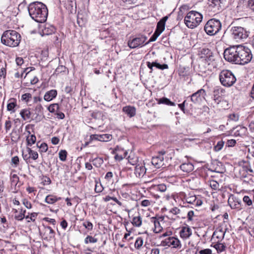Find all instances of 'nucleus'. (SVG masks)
Here are the masks:
<instances>
[{
	"label": "nucleus",
	"mask_w": 254,
	"mask_h": 254,
	"mask_svg": "<svg viewBox=\"0 0 254 254\" xmlns=\"http://www.w3.org/2000/svg\"><path fill=\"white\" fill-rule=\"evenodd\" d=\"M224 58L229 62L245 64L251 61L252 55L248 48L238 45L227 48L224 52Z\"/></svg>",
	"instance_id": "obj_1"
},
{
	"label": "nucleus",
	"mask_w": 254,
	"mask_h": 254,
	"mask_svg": "<svg viewBox=\"0 0 254 254\" xmlns=\"http://www.w3.org/2000/svg\"><path fill=\"white\" fill-rule=\"evenodd\" d=\"M28 9L30 16L37 22L43 23L46 21L48 10L46 5L42 2L35 1L31 3Z\"/></svg>",
	"instance_id": "obj_2"
},
{
	"label": "nucleus",
	"mask_w": 254,
	"mask_h": 254,
	"mask_svg": "<svg viewBox=\"0 0 254 254\" xmlns=\"http://www.w3.org/2000/svg\"><path fill=\"white\" fill-rule=\"evenodd\" d=\"M21 40L20 35L16 31H5L1 37V43L7 46L15 47L19 45Z\"/></svg>",
	"instance_id": "obj_3"
},
{
	"label": "nucleus",
	"mask_w": 254,
	"mask_h": 254,
	"mask_svg": "<svg viewBox=\"0 0 254 254\" xmlns=\"http://www.w3.org/2000/svg\"><path fill=\"white\" fill-rule=\"evenodd\" d=\"M202 15L196 11L189 12L185 17V23L187 26L193 29L196 27L202 21Z\"/></svg>",
	"instance_id": "obj_4"
},
{
	"label": "nucleus",
	"mask_w": 254,
	"mask_h": 254,
	"mask_svg": "<svg viewBox=\"0 0 254 254\" xmlns=\"http://www.w3.org/2000/svg\"><path fill=\"white\" fill-rule=\"evenodd\" d=\"M221 27V23L219 20L212 18L206 22L204 29L207 35L214 36L220 31Z\"/></svg>",
	"instance_id": "obj_5"
},
{
	"label": "nucleus",
	"mask_w": 254,
	"mask_h": 254,
	"mask_svg": "<svg viewBox=\"0 0 254 254\" xmlns=\"http://www.w3.org/2000/svg\"><path fill=\"white\" fill-rule=\"evenodd\" d=\"M221 83L225 87H230L236 82V78L233 73L228 70H222L219 74Z\"/></svg>",
	"instance_id": "obj_6"
},
{
	"label": "nucleus",
	"mask_w": 254,
	"mask_h": 254,
	"mask_svg": "<svg viewBox=\"0 0 254 254\" xmlns=\"http://www.w3.org/2000/svg\"><path fill=\"white\" fill-rule=\"evenodd\" d=\"M230 31L232 38L237 41L246 39L250 34L249 30L241 26L232 27Z\"/></svg>",
	"instance_id": "obj_7"
},
{
	"label": "nucleus",
	"mask_w": 254,
	"mask_h": 254,
	"mask_svg": "<svg viewBox=\"0 0 254 254\" xmlns=\"http://www.w3.org/2000/svg\"><path fill=\"white\" fill-rule=\"evenodd\" d=\"M226 0H208L209 10L214 13H218L225 7Z\"/></svg>",
	"instance_id": "obj_8"
},
{
	"label": "nucleus",
	"mask_w": 254,
	"mask_h": 254,
	"mask_svg": "<svg viewBox=\"0 0 254 254\" xmlns=\"http://www.w3.org/2000/svg\"><path fill=\"white\" fill-rule=\"evenodd\" d=\"M147 37L142 35H139L138 37L133 38L131 40H128L127 45L131 49H134L139 47H142L144 45Z\"/></svg>",
	"instance_id": "obj_9"
},
{
	"label": "nucleus",
	"mask_w": 254,
	"mask_h": 254,
	"mask_svg": "<svg viewBox=\"0 0 254 254\" xmlns=\"http://www.w3.org/2000/svg\"><path fill=\"white\" fill-rule=\"evenodd\" d=\"M165 154V151H161L157 156L152 157L151 163L156 168H165L168 165L167 163L166 164L165 163L164 157Z\"/></svg>",
	"instance_id": "obj_10"
},
{
	"label": "nucleus",
	"mask_w": 254,
	"mask_h": 254,
	"mask_svg": "<svg viewBox=\"0 0 254 254\" xmlns=\"http://www.w3.org/2000/svg\"><path fill=\"white\" fill-rule=\"evenodd\" d=\"M184 199L187 203L191 204L195 206H200L202 203V201L200 198L197 197L195 195L191 193L188 194L185 193Z\"/></svg>",
	"instance_id": "obj_11"
},
{
	"label": "nucleus",
	"mask_w": 254,
	"mask_h": 254,
	"mask_svg": "<svg viewBox=\"0 0 254 254\" xmlns=\"http://www.w3.org/2000/svg\"><path fill=\"white\" fill-rule=\"evenodd\" d=\"M200 58L204 60L208 64H210L214 59V56L210 50L207 48H203L200 51Z\"/></svg>",
	"instance_id": "obj_12"
},
{
	"label": "nucleus",
	"mask_w": 254,
	"mask_h": 254,
	"mask_svg": "<svg viewBox=\"0 0 254 254\" xmlns=\"http://www.w3.org/2000/svg\"><path fill=\"white\" fill-rule=\"evenodd\" d=\"M205 95V91L203 89H200L190 96V100L194 104H199Z\"/></svg>",
	"instance_id": "obj_13"
},
{
	"label": "nucleus",
	"mask_w": 254,
	"mask_h": 254,
	"mask_svg": "<svg viewBox=\"0 0 254 254\" xmlns=\"http://www.w3.org/2000/svg\"><path fill=\"white\" fill-rule=\"evenodd\" d=\"M224 90L219 86L215 87L212 92V98L215 103L217 104H219L222 99V95Z\"/></svg>",
	"instance_id": "obj_14"
},
{
	"label": "nucleus",
	"mask_w": 254,
	"mask_h": 254,
	"mask_svg": "<svg viewBox=\"0 0 254 254\" xmlns=\"http://www.w3.org/2000/svg\"><path fill=\"white\" fill-rule=\"evenodd\" d=\"M228 202L232 209H237L238 210L242 209L241 200L233 195L229 197Z\"/></svg>",
	"instance_id": "obj_15"
},
{
	"label": "nucleus",
	"mask_w": 254,
	"mask_h": 254,
	"mask_svg": "<svg viewBox=\"0 0 254 254\" xmlns=\"http://www.w3.org/2000/svg\"><path fill=\"white\" fill-rule=\"evenodd\" d=\"M179 233L181 238L186 240L189 239L192 235V230L189 226L187 225L181 228Z\"/></svg>",
	"instance_id": "obj_16"
},
{
	"label": "nucleus",
	"mask_w": 254,
	"mask_h": 254,
	"mask_svg": "<svg viewBox=\"0 0 254 254\" xmlns=\"http://www.w3.org/2000/svg\"><path fill=\"white\" fill-rule=\"evenodd\" d=\"M116 155L115 156V159L117 160L121 161L123 158H125L127 155V152L124 150L121 147L117 146L114 151Z\"/></svg>",
	"instance_id": "obj_17"
},
{
	"label": "nucleus",
	"mask_w": 254,
	"mask_h": 254,
	"mask_svg": "<svg viewBox=\"0 0 254 254\" xmlns=\"http://www.w3.org/2000/svg\"><path fill=\"white\" fill-rule=\"evenodd\" d=\"M146 64L147 67L150 69V73L152 72L153 67H156L157 68L162 70L168 68V65L167 64H161L156 61L152 63L147 62Z\"/></svg>",
	"instance_id": "obj_18"
},
{
	"label": "nucleus",
	"mask_w": 254,
	"mask_h": 254,
	"mask_svg": "<svg viewBox=\"0 0 254 254\" xmlns=\"http://www.w3.org/2000/svg\"><path fill=\"white\" fill-rule=\"evenodd\" d=\"M169 16L167 15L161 18L157 23L156 31H158L160 33H162L165 29V23L168 20Z\"/></svg>",
	"instance_id": "obj_19"
},
{
	"label": "nucleus",
	"mask_w": 254,
	"mask_h": 254,
	"mask_svg": "<svg viewBox=\"0 0 254 254\" xmlns=\"http://www.w3.org/2000/svg\"><path fill=\"white\" fill-rule=\"evenodd\" d=\"M146 171V169L143 165L138 164L135 167L134 174L137 177L140 178L145 175Z\"/></svg>",
	"instance_id": "obj_20"
},
{
	"label": "nucleus",
	"mask_w": 254,
	"mask_h": 254,
	"mask_svg": "<svg viewBox=\"0 0 254 254\" xmlns=\"http://www.w3.org/2000/svg\"><path fill=\"white\" fill-rule=\"evenodd\" d=\"M123 111L130 118L134 117L136 114L135 108L130 106H127L123 107Z\"/></svg>",
	"instance_id": "obj_21"
},
{
	"label": "nucleus",
	"mask_w": 254,
	"mask_h": 254,
	"mask_svg": "<svg viewBox=\"0 0 254 254\" xmlns=\"http://www.w3.org/2000/svg\"><path fill=\"white\" fill-rule=\"evenodd\" d=\"M31 112L30 108L23 109L20 111V115L24 121L29 120L31 118Z\"/></svg>",
	"instance_id": "obj_22"
},
{
	"label": "nucleus",
	"mask_w": 254,
	"mask_h": 254,
	"mask_svg": "<svg viewBox=\"0 0 254 254\" xmlns=\"http://www.w3.org/2000/svg\"><path fill=\"white\" fill-rule=\"evenodd\" d=\"M57 95V91L55 89L51 90L47 92L44 96V99L45 101H50L55 98Z\"/></svg>",
	"instance_id": "obj_23"
},
{
	"label": "nucleus",
	"mask_w": 254,
	"mask_h": 254,
	"mask_svg": "<svg viewBox=\"0 0 254 254\" xmlns=\"http://www.w3.org/2000/svg\"><path fill=\"white\" fill-rule=\"evenodd\" d=\"M180 168L184 172L187 173L191 172L194 169L192 164L190 162L182 164L180 165Z\"/></svg>",
	"instance_id": "obj_24"
},
{
	"label": "nucleus",
	"mask_w": 254,
	"mask_h": 254,
	"mask_svg": "<svg viewBox=\"0 0 254 254\" xmlns=\"http://www.w3.org/2000/svg\"><path fill=\"white\" fill-rule=\"evenodd\" d=\"M65 7L70 12L76 8V3L75 0H65Z\"/></svg>",
	"instance_id": "obj_25"
},
{
	"label": "nucleus",
	"mask_w": 254,
	"mask_h": 254,
	"mask_svg": "<svg viewBox=\"0 0 254 254\" xmlns=\"http://www.w3.org/2000/svg\"><path fill=\"white\" fill-rule=\"evenodd\" d=\"M241 178L244 179V182L249 184L254 183V176L253 175L249 173H244L241 175Z\"/></svg>",
	"instance_id": "obj_26"
},
{
	"label": "nucleus",
	"mask_w": 254,
	"mask_h": 254,
	"mask_svg": "<svg viewBox=\"0 0 254 254\" xmlns=\"http://www.w3.org/2000/svg\"><path fill=\"white\" fill-rule=\"evenodd\" d=\"M56 31L55 27L50 24H46L44 28L42 30L43 35H51L55 33Z\"/></svg>",
	"instance_id": "obj_27"
},
{
	"label": "nucleus",
	"mask_w": 254,
	"mask_h": 254,
	"mask_svg": "<svg viewBox=\"0 0 254 254\" xmlns=\"http://www.w3.org/2000/svg\"><path fill=\"white\" fill-rule=\"evenodd\" d=\"M151 221L153 223L154 228L153 231L155 233H158L160 232L162 229V227L160 225V222L156 219V217H153L151 218Z\"/></svg>",
	"instance_id": "obj_28"
},
{
	"label": "nucleus",
	"mask_w": 254,
	"mask_h": 254,
	"mask_svg": "<svg viewBox=\"0 0 254 254\" xmlns=\"http://www.w3.org/2000/svg\"><path fill=\"white\" fill-rule=\"evenodd\" d=\"M225 233L226 231H223L222 228H218L213 232V237L222 240L224 238Z\"/></svg>",
	"instance_id": "obj_29"
},
{
	"label": "nucleus",
	"mask_w": 254,
	"mask_h": 254,
	"mask_svg": "<svg viewBox=\"0 0 254 254\" xmlns=\"http://www.w3.org/2000/svg\"><path fill=\"white\" fill-rule=\"evenodd\" d=\"M17 106L16 99L14 98H11L9 100V102L7 105V110L8 111H10L11 113H14L15 110V107Z\"/></svg>",
	"instance_id": "obj_30"
},
{
	"label": "nucleus",
	"mask_w": 254,
	"mask_h": 254,
	"mask_svg": "<svg viewBox=\"0 0 254 254\" xmlns=\"http://www.w3.org/2000/svg\"><path fill=\"white\" fill-rule=\"evenodd\" d=\"M27 132L28 135L26 137L27 145L31 146L35 143L36 137L34 134H31L30 131Z\"/></svg>",
	"instance_id": "obj_31"
},
{
	"label": "nucleus",
	"mask_w": 254,
	"mask_h": 254,
	"mask_svg": "<svg viewBox=\"0 0 254 254\" xmlns=\"http://www.w3.org/2000/svg\"><path fill=\"white\" fill-rule=\"evenodd\" d=\"M61 199L60 197H58L54 195H48L45 198V201L48 204H54Z\"/></svg>",
	"instance_id": "obj_32"
},
{
	"label": "nucleus",
	"mask_w": 254,
	"mask_h": 254,
	"mask_svg": "<svg viewBox=\"0 0 254 254\" xmlns=\"http://www.w3.org/2000/svg\"><path fill=\"white\" fill-rule=\"evenodd\" d=\"M32 95L29 93H26L23 94L21 96V100L22 101L26 103L27 105H31V104H29V103L32 100Z\"/></svg>",
	"instance_id": "obj_33"
},
{
	"label": "nucleus",
	"mask_w": 254,
	"mask_h": 254,
	"mask_svg": "<svg viewBox=\"0 0 254 254\" xmlns=\"http://www.w3.org/2000/svg\"><path fill=\"white\" fill-rule=\"evenodd\" d=\"M132 225L135 227H139L141 225L142 219L139 215L134 216L131 221Z\"/></svg>",
	"instance_id": "obj_34"
},
{
	"label": "nucleus",
	"mask_w": 254,
	"mask_h": 254,
	"mask_svg": "<svg viewBox=\"0 0 254 254\" xmlns=\"http://www.w3.org/2000/svg\"><path fill=\"white\" fill-rule=\"evenodd\" d=\"M158 103L165 104V105L171 106H175V103L171 101L170 100V99H169L167 98H165V97H163V98L159 99L158 100Z\"/></svg>",
	"instance_id": "obj_35"
},
{
	"label": "nucleus",
	"mask_w": 254,
	"mask_h": 254,
	"mask_svg": "<svg viewBox=\"0 0 254 254\" xmlns=\"http://www.w3.org/2000/svg\"><path fill=\"white\" fill-rule=\"evenodd\" d=\"M213 247L217 250L218 253L225 251L226 248V246L224 244L220 243H217V244H215Z\"/></svg>",
	"instance_id": "obj_36"
},
{
	"label": "nucleus",
	"mask_w": 254,
	"mask_h": 254,
	"mask_svg": "<svg viewBox=\"0 0 254 254\" xmlns=\"http://www.w3.org/2000/svg\"><path fill=\"white\" fill-rule=\"evenodd\" d=\"M113 137L110 134H100V141L107 142L112 140Z\"/></svg>",
	"instance_id": "obj_37"
},
{
	"label": "nucleus",
	"mask_w": 254,
	"mask_h": 254,
	"mask_svg": "<svg viewBox=\"0 0 254 254\" xmlns=\"http://www.w3.org/2000/svg\"><path fill=\"white\" fill-rule=\"evenodd\" d=\"M171 243V246H173V248H180L182 246L180 240L174 237H173V240Z\"/></svg>",
	"instance_id": "obj_38"
},
{
	"label": "nucleus",
	"mask_w": 254,
	"mask_h": 254,
	"mask_svg": "<svg viewBox=\"0 0 254 254\" xmlns=\"http://www.w3.org/2000/svg\"><path fill=\"white\" fill-rule=\"evenodd\" d=\"M224 145V141L220 140L217 142L216 145L214 146L213 150L215 152H218L220 151Z\"/></svg>",
	"instance_id": "obj_39"
},
{
	"label": "nucleus",
	"mask_w": 254,
	"mask_h": 254,
	"mask_svg": "<svg viewBox=\"0 0 254 254\" xmlns=\"http://www.w3.org/2000/svg\"><path fill=\"white\" fill-rule=\"evenodd\" d=\"M19 177L16 174H13L10 175V181L12 185L16 186L19 182Z\"/></svg>",
	"instance_id": "obj_40"
},
{
	"label": "nucleus",
	"mask_w": 254,
	"mask_h": 254,
	"mask_svg": "<svg viewBox=\"0 0 254 254\" xmlns=\"http://www.w3.org/2000/svg\"><path fill=\"white\" fill-rule=\"evenodd\" d=\"M67 153L65 150H61L59 153L60 159L62 161H65L66 159Z\"/></svg>",
	"instance_id": "obj_41"
},
{
	"label": "nucleus",
	"mask_w": 254,
	"mask_h": 254,
	"mask_svg": "<svg viewBox=\"0 0 254 254\" xmlns=\"http://www.w3.org/2000/svg\"><path fill=\"white\" fill-rule=\"evenodd\" d=\"M143 240L141 237H138L134 243V247L136 249H139L142 246Z\"/></svg>",
	"instance_id": "obj_42"
},
{
	"label": "nucleus",
	"mask_w": 254,
	"mask_h": 254,
	"mask_svg": "<svg viewBox=\"0 0 254 254\" xmlns=\"http://www.w3.org/2000/svg\"><path fill=\"white\" fill-rule=\"evenodd\" d=\"M242 170L244 173H254V170L252 169L251 166L250 164H247L242 167Z\"/></svg>",
	"instance_id": "obj_43"
},
{
	"label": "nucleus",
	"mask_w": 254,
	"mask_h": 254,
	"mask_svg": "<svg viewBox=\"0 0 254 254\" xmlns=\"http://www.w3.org/2000/svg\"><path fill=\"white\" fill-rule=\"evenodd\" d=\"M59 109V106L58 104H53L50 105L48 108V111L51 113H54L55 111H57Z\"/></svg>",
	"instance_id": "obj_44"
},
{
	"label": "nucleus",
	"mask_w": 254,
	"mask_h": 254,
	"mask_svg": "<svg viewBox=\"0 0 254 254\" xmlns=\"http://www.w3.org/2000/svg\"><path fill=\"white\" fill-rule=\"evenodd\" d=\"M97 242V239L91 236H87L84 240V243L87 244L88 243H95Z\"/></svg>",
	"instance_id": "obj_45"
},
{
	"label": "nucleus",
	"mask_w": 254,
	"mask_h": 254,
	"mask_svg": "<svg viewBox=\"0 0 254 254\" xmlns=\"http://www.w3.org/2000/svg\"><path fill=\"white\" fill-rule=\"evenodd\" d=\"M26 212V210H24L23 211L22 210H21L20 213L18 215H15L14 216V218L18 221H21L24 218H25L26 216H25V213Z\"/></svg>",
	"instance_id": "obj_46"
},
{
	"label": "nucleus",
	"mask_w": 254,
	"mask_h": 254,
	"mask_svg": "<svg viewBox=\"0 0 254 254\" xmlns=\"http://www.w3.org/2000/svg\"><path fill=\"white\" fill-rule=\"evenodd\" d=\"M48 149V147L47 144L43 142L40 143V145L39 146V151L41 153L46 152Z\"/></svg>",
	"instance_id": "obj_47"
},
{
	"label": "nucleus",
	"mask_w": 254,
	"mask_h": 254,
	"mask_svg": "<svg viewBox=\"0 0 254 254\" xmlns=\"http://www.w3.org/2000/svg\"><path fill=\"white\" fill-rule=\"evenodd\" d=\"M19 163V159L17 156H14L11 158V165H13L14 167H17Z\"/></svg>",
	"instance_id": "obj_48"
},
{
	"label": "nucleus",
	"mask_w": 254,
	"mask_h": 254,
	"mask_svg": "<svg viewBox=\"0 0 254 254\" xmlns=\"http://www.w3.org/2000/svg\"><path fill=\"white\" fill-rule=\"evenodd\" d=\"M247 7L254 11V0H246Z\"/></svg>",
	"instance_id": "obj_49"
},
{
	"label": "nucleus",
	"mask_w": 254,
	"mask_h": 254,
	"mask_svg": "<svg viewBox=\"0 0 254 254\" xmlns=\"http://www.w3.org/2000/svg\"><path fill=\"white\" fill-rule=\"evenodd\" d=\"M243 200L248 206H251L253 204L252 200L249 196H244Z\"/></svg>",
	"instance_id": "obj_50"
},
{
	"label": "nucleus",
	"mask_w": 254,
	"mask_h": 254,
	"mask_svg": "<svg viewBox=\"0 0 254 254\" xmlns=\"http://www.w3.org/2000/svg\"><path fill=\"white\" fill-rule=\"evenodd\" d=\"M37 216V213L34 212L31 214L30 216L27 215L25 217V219L27 220L28 222H29L30 221H35V218Z\"/></svg>",
	"instance_id": "obj_51"
},
{
	"label": "nucleus",
	"mask_w": 254,
	"mask_h": 254,
	"mask_svg": "<svg viewBox=\"0 0 254 254\" xmlns=\"http://www.w3.org/2000/svg\"><path fill=\"white\" fill-rule=\"evenodd\" d=\"M180 212H181L180 209L177 207H174L171 208L169 211V213L170 214H172L175 215L180 214Z\"/></svg>",
	"instance_id": "obj_52"
},
{
	"label": "nucleus",
	"mask_w": 254,
	"mask_h": 254,
	"mask_svg": "<svg viewBox=\"0 0 254 254\" xmlns=\"http://www.w3.org/2000/svg\"><path fill=\"white\" fill-rule=\"evenodd\" d=\"M173 237H169L168 238L165 239V241L162 242L163 245L164 246H167L169 247L171 246V244H172L171 242L173 240Z\"/></svg>",
	"instance_id": "obj_53"
},
{
	"label": "nucleus",
	"mask_w": 254,
	"mask_h": 254,
	"mask_svg": "<svg viewBox=\"0 0 254 254\" xmlns=\"http://www.w3.org/2000/svg\"><path fill=\"white\" fill-rule=\"evenodd\" d=\"M161 34L158 31H155L154 34L152 35V36L149 39V40L148 42H153L156 41L158 37Z\"/></svg>",
	"instance_id": "obj_54"
},
{
	"label": "nucleus",
	"mask_w": 254,
	"mask_h": 254,
	"mask_svg": "<svg viewBox=\"0 0 254 254\" xmlns=\"http://www.w3.org/2000/svg\"><path fill=\"white\" fill-rule=\"evenodd\" d=\"M83 226L88 230H91L93 229V224L89 221L84 222L83 223Z\"/></svg>",
	"instance_id": "obj_55"
},
{
	"label": "nucleus",
	"mask_w": 254,
	"mask_h": 254,
	"mask_svg": "<svg viewBox=\"0 0 254 254\" xmlns=\"http://www.w3.org/2000/svg\"><path fill=\"white\" fill-rule=\"evenodd\" d=\"M157 190L161 192H164L167 190V187L165 184H161L157 186Z\"/></svg>",
	"instance_id": "obj_56"
},
{
	"label": "nucleus",
	"mask_w": 254,
	"mask_h": 254,
	"mask_svg": "<svg viewBox=\"0 0 254 254\" xmlns=\"http://www.w3.org/2000/svg\"><path fill=\"white\" fill-rule=\"evenodd\" d=\"M229 118L232 121L237 122L239 120V116L238 114L234 113L230 114L229 116Z\"/></svg>",
	"instance_id": "obj_57"
},
{
	"label": "nucleus",
	"mask_w": 254,
	"mask_h": 254,
	"mask_svg": "<svg viewBox=\"0 0 254 254\" xmlns=\"http://www.w3.org/2000/svg\"><path fill=\"white\" fill-rule=\"evenodd\" d=\"M77 23L80 27H82L85 24V20H84L83 18H80L79 16H78L77 19Z\"/></svg>",
	"instance_id": "obj_58"
},
{
	"label": "nucleus",
	"mask_w": 254,
	"mask_h": 254,
	"mask_svg": "<svg viewBox=\"0 0 254 254\" xmlns=\"http://www.w3.org/2000/svg\"><path fill=\"white\" fill-rule=\"evenodd\" d=\"M66 67L64 65L59 66L56 69V72L58 74L65 71Z\"/></svg>",
	"instance_id": "obj_59"
},
{
	"label": "nucleus",
	"mask_w": 254,
	"mask_h": 254,
	"mask_svg": "<svg viewBox=\"0 0 254 254\" xmlns=\"http://www.w3.org/2000/svg\"><path fill=\"white\" fill-rule=\"evenodd\" d=\"M30 158H32L33 160H35L38 158V154L36 151L33 150L32 153H30L29 154Z\"/></svg>",
	"instance_id": "obj_60"
},
{
	"label": "nucleus",
	"mask_w": 254,
	"mask_h": 254,
	"mask_svg": "<svg viewBox=\"0 0 254 254\" xmlns=\"http://www.w3.org/2000/svg\"><path fill=\"white\" fill-rule=\"evenodd\" d=\"M236 141L235 139H229L228 140L226 143V145L228 147H233L235 145Z\"/></svg>",
	"instance_id": "obj_61"
},
{
	"label": "nucleus",
	"mask_w": 254,
	"mask_h": 254,
	"mask_svg": "<svg viewBox=\"0 0 254 254\" xmlns=\"http://www.w3.org/2000/svg\"><path fill=\"white\" fill-rule=\"evenodd\" d=\"M128 162V163H129L130 164H131L132 165H135L137 163V159L131 158L130 156H129Z\"/></svg>",
	"instance_id": "obj_62"
},
{
	"label": "nucleus",
	"mask_w": 254,
	"mask_h": 254,
	"mask_svg": "<svg viewBox=\"0 0 254 254\" xmlns=\"http://www.w3.org/2000/svg\"><path fill=\"white\" fill-rule=\"evenodd\" d=\"M151 204V201L148 199H144L141 201V205L143 207L149 206Z\"/></svg>",
	"instance_id": "obj_63"
},
{
	"label": "nucleus",
	"mask_w": 254,
	"mask_h": 254,
	"mask_svg": "<svg viewBox=\"0 0 254 254\" xmlns=\"http://www.w3.org/2000/svg\"><path fill=\"white\" fill-rule=\"evenodd\" d=\"M43 182L44 183V185H49L51 183V179L49 177L47 176H44L43 179Z\"/></svg>",
	"instance_id": "obj_64"
}]
</instances>
